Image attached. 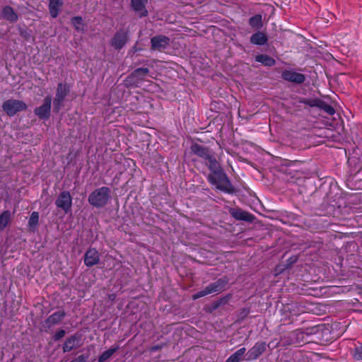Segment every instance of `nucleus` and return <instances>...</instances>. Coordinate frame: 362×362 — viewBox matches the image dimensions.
<instances>
[{
  "mask_svg": "<svg viewBox=\"0 0 362 362\" xmlns=\"http://www.w3.org/2000/svg\"><path fill=\"white\" fill-rule=\"evenodd\" d=\"M71 23L77 30H83V23L81 17L76 16L71 19Z\"/></svg>",
  "mask_w": 362,
  "mask_h": 362,
  "instance_id": "obj_29",
  "label": "nucleus"
},
{
  "mask_svg": "<svg viewBox=\"0 0 362 362\" xmlns=\"http://www.w3.org/2000/svg\"><path fill=\"white\" fill-rule=\"evenodd\" d=\"M148 73V69L147 68H139L132 72V74L129 76L128 81H134V83H138L139 81L143 79Z\"/></svg>",
  "mask_w": 362,
  "mask_h": 362,
  "instance_id": "obj_12",
  "label": "nucleus"
},
{
  "mask_svg": "<svg viewBox=\"0 0 362 362\" xmlns=\"http://www.w3.org/2000/svg\"><path fill=\"white\" fill-rule=\"evenodd\" d=\"M230 214L237 220L251 221L252 215L240 209H232L230 210Z\"/></svg>",
  "mask_w": 362,
  "mask_h": 362,
  "instance_id": "obj_15",
  "label": "nucleus"
},
{
  "mask_svg": "<svg viewBox=\"0 0 362 362\" xmlns=\"http://www.w3.org/2000/svg\"><path fill=\"white\" fill-rule=\"evenodd\" d=\"M69 92V88L67 85L59 83L57 89L56 97L54 100V107L57 111L62 107V103Z\"/></svg>",
  "mask_w": 362,
  "mask_h": 362,
  "instance_id": "obj_5",
  "label": "nucleus"
},
{
  "mask_svg": "<svg viewBox=\"0 0 362 362\" xmlns=\"http://www.w3.org/2000/svg\"><path fill=\"white\" fill-rule=\"evenodd\" d=\"M63 5V0H49V10L52 18H57Z\"/></svg>",
  "mask_w": 362,
  "mask_h": 362,
  "instance_id": "obj_14",
  "label": "nucleus"
},
{
  "mask_svg": "<svg viewBox=\"0 0 362 362\" xmlns=\"http://www.w3.org/2000/svg\"><path fill=\"white\" fill-rule=\"evenodd\" d=\"M64 313L62 311H58V312L54 313L52 315H50L47 318V322L49 325H53L57 324L60 321H62V319L64 318Z\"/></svg>",
  "mask_w": 362,
  "mask_h": 362,
  "instance_id": "obj_20",
  "label": "nucleus"
},
{
  "mask_svg": "<svg viewBox=\"0 0 362 362\" xmlns=\"http://www.w3.org/2000/svg\"><path fill=\"white\" fill-rule=\"evenodd\" d=\"M246 351L245 348H241L232 354L226 362H240Z\"/></svg>",
  "mask_w": 362,
  "mask_h": 362,
  "instance_id": "obj_25",
  "label": "nucleus"
},
{
  "mask_svg": "<svg viewBox=\"0 0 362 362\" xmlns=\"http://www.w3.org/2000/svg\"><path fill=\"white\" fill-rule=\"evenodd\" d=\"M147 1L148 0H132V5L134 10L138 12L140 16H146L148 14L145 6Z\"/></svg>",
  "mask_w": 362,
  "mask_h": 362,
  "instance_id": "obj_11",
  "label": "nucleus"
},
{
  "mask_svg": "<svg viewBox=\"0 0 362 362\" xmlns=\"http://www.w3.org/2000/svg\"><path fill=\"white\" fill-rule=\"evenodd\" d=\"M11 217V212L8 210L4 211L0 214V230H4L10 222Z\"/></svg>",
  "mask_w": 362,
  "mask_h": 362,
  "instance_id": "obj_21",
  "label": "nucleus"
},
{
  "mask_svg": "<svg viewBox=\"0 0 362 362\" xmlns=\"http://www.w3.org/2000/svg\"><path fill=\"white\" fill-rule=\"evenodd\" d=\"M356 157L354 156H353L351 158H349V162H351L354 158H355Z\"/></svg>",
  "mask_w": 362,
  "mask_h": 362,
  "instance_id": "obj_35",
  "label": "nucleus"
},
{
  "mask_svg": "<svg viewBox=\"0 0 362 362\" xmlns=\"http://www.w3.org/2000/svg\"><path fill=\"white\" fill-rule=\"evenodd\" d=\"M353 356L356 360H362V344L355 348Z\"/></svg>",
  "mask_w": 362,
  "mask_h": 362,
  "instance_id": "obj_30",
  "label": "nucleus"
},
{
  "mask_svg": "<svg viewBox=\"0 0 362 362\" xmlns=\"http://www.w3.org/2000/svg\"><path fill=\"white\" fill-rule=\"evenodd\" d=\"M282 77L284 79L296 83H301L304 82L305 77L303 74L296 72L293 70H285L282 72Z\"/></svg>",
  "mask_w": 362,
  "mask_h": 362,
  "instance_id": "obj_9",
  "label": "nucleus"
},
{
  "mask_svg": "<svg viewBox=\"0 0 362 362\" xmlns=\"http://www.w3.org/2000/svg\"><path fill=\"white\" fill-rule=\"evenodd\" d=\"M226 282L224 280L219 279L217 281L211 284L206 287L205 289L194 294L192 298L194 300L205 296L208 294L221 292L224 289Z\"/></svg>",
  "mask_w": 362,
  "mask_h": 362,
  "instance_id": "obj_4",
  "label": "nucleus"
},
{
  "mask_svg": "<svg viewBox=\"0 0 362 362\" xmlns=\"http://www.w3.org/2000/svg\"><path fill=\"white\" fill-rule=\"evenodd\" d=\"M64 335H65V331L63 329H61L55 334V335L54 337V340H59L61 338H62Z\"/></svg>",
  "mask_w": 362,
  "mask_h": 362,
  "instance_id": "obj_32",
  "label": "nucleus"
},
{
  "mask_svg": "<svg viewBox=\"0 0 362 362\" xmlns=\"http://www.w3.org/2000/svg\"><path fill=\"white\" fill-rule=\"evenodd\" d=\"M324 110L325 111L328 113L329 115H332L335 113V110L334 109L330 106V105H326L325 107H324Z\"/></svg>",
  "mask_w": 362,
  "mask_h": 362,
  "instance_id": "obj_31",
  "label": "nucleus"
},
{
  "mask_svg": "<svg viewBox=\"0 0 362 362\" xmlns=\"http://www.w3.org/2000/svg\"><path fill=\"white\" fill-rule=\"evenodd\" d=\"M266 350L265 343H257L249 351L250 357L251 358H257Z\"/></svg>",
  "mask_w": 362,
  "mask_h": 362,
  "instance_id": "obj_16",
  "label": "nucleus"
},
{
  "mask_svg": "<svg viewBox=\"0 0 362 362\" xmlns=\"http://www.w3.org/2000/svg\"><path fill=\"white\" fill-rule=\"evenodd\" d=\"M86 357H85L83 355H81L70 362H86Z\"/></svg>",
  "mask_w": 362,
  "mask_h": 362,
  "instance_id": "obj_33",
  "label": "nucleus"
},
{
  "mask_svg": "<svg viewBox=\"0 0 362 362\" xmlns=\"http://www.w3.org/2000/svg\"><path fill=\"white\" fill-rule=\"evenodd\" d=\"M249 24L252 28H260L262 26V16L260 14L255 15L249 19Z\"/></svg>",
  "mask_w": 362,
  "mask_h": 362,
  "instance_id": "obj_26",
  "label": "nucleus"
},
{
  "mask_svg": "<svg viewBox=\"0 0 362 362\" xmlns=\"http://www.w3.org/2000/svg\"><path fill=\"white\" fill-rule=\"evenodd\" d=\"M2 107L8 116H13L17 112L25 110L26 105L21 100L11 99L5 101Z\"/></svg>",
  "mask_w": 362,
  "mask_h": 362,
  "instance_id": "obj_3",
  "label": "nucleus"
},
{
  "mask_svg": "<svg viewBox=\"0 0 362 362\" xmlns=\"http://www.w3.org/2000/svg\"><path fill=\"white\" fill-rule=\"evenodd\" d=\"M255 60L268 66H273L275 64V60L266 54L256 56Z\"/></svg>",
  "mask_w": 362,
  "mask_h": 362,
  "instance_id": "obj_23",
  "label": "nucleus"
},
{
  "mask_svg": "<svg viewBox=\"0 0 362 362\" xmlns=\"http://www.w3.org/2000/svg\"><path fill=\"white\" fill-rule=\"evenodd\" d=\"M39 221V214L37 211L32 212L29 220H28V226L30 228V230H34L36 228V226L38 224Z\"/></svg>",
  "mask_w": 362,
  "mask_h": 362,
  "instance_id": "obj_28",
  "label": "nucleus"
},
{
  "mask_svg": "<svg viewBox=\"0 0 362 362\" xmlns=\"http://www.w3.org/2000/svg\"><path fill=\"white\" fill-rule=\"evenodd\" d=\"M55 204L58 208L67 213L72 205V198L70 193L67 191L62 192L56 199Z\"/></svg>",
  "mask_w": 362,
  "mask_h": 362,
  "instance_id": "obj_6",
  "label": "nucleus"
},
{
  "mask_svg": "<svg viewBox=\"0 0 362 362\" xmlns=\"http://www.w3.org/2000/svg\"><path fill=\"white\" fill-rule=\"evenodd\" d=\"M191 149H192V151L194 154H196L204 159H206L210 155L207 148H206L203 147L202 146H200L197 144H193L191 147Z\"/></svg>",
  "mask_w": 362,
  "mask_h": 362,
  "instance_id": "obj_17",
  "label": "nucleus"
},
{
  "mask_svg": "<svg viewBox=\"0 0 362 362\" xmlns=\"http://www.w3.org/2000/svg\"><path fill=\"white\" fill-rule=\"evenodd\" d=\"M99 262V255L98 251L91 248L89 249L85 254L84 263L88 267L95 265Z\"/></svg>",
  "mask_w": 362,
  "mask_h": 362,
  "instance_id": "obj_10",
  "label": "nucleus"
},
{
  "mask_svg": "<svg viewBox=\"0 0 362 362\" xmlns=\"http://www.w3.org/2000/svg\"><path fill=\"white\" fill-rule=\"evenodd\" d=\"M78 341L79 340L76 336H72L67 339L63 346L64 352L70 351L74 347L77 346L78 344Z\"/></svg>",
  "mask_w": 362,
  "mask_h": 362,
  "instance_id": "obj_19",
  "label": "nucleus"
},
{
  "mask_svg": "<svg viewBox=\"0 0 362 362\" xmlns=\"http://www.w3.org/2000/svg\"><path fill=\"white\" fill-rule=\"evenodd\" d=\"M119 349L118 346H112L108 350L104 351L98 358L99 362H104L110 358L115 352H116Z\"/></svg>",
  "mask_w": 362,
  "mask_h": 362,
  "instance_id": "obj_27",
  "label": "nucleus"
},
{
  "mask_svg": "<svg viewBox=\"0 0 362 362\" xmlns=\"http://www.w3.org/2000/svg\"><path fill=\"white\" fill-rule=\"evenodd\" d=\"M110 190L107 187H102L94 190L88 197V202L92 206L100 208L107 204L110 198Z\"/></svg>",
  "mask_w": 362,
  "mask_h": 362,
  "instance_id": "obj_1",
  "label": "nucleus"
},
{
  "mask_svg": "<svg viewBox=\"0 0 362 362\" xmlns=\"http://www.w3.org/2000/svg\"><path fill=\"white\" fill-rule=\"evenodd\" d=\"M151 48L161 51L165 49L170 44V39L164 35H157L151 39Z\"/></svg>",
  "mask_w": 362,
  "mask_h": 362,
  "instance_id": "obj_8",
  "label": "nucleus"
},
{
  "mask_svg": "<svg viewBox=\"0 0 362 362\" xmlns=\"http://www.w3.org/2000/svg\"><path fill=\"white\" fill-rule=\"evenodd\" d=\"M206 160H207V161H208L207 164L209 165V168L211 170V173H216V171L222 170L218 163L211 155H209V157H207L206 158Z\"/></svg>",
  "mask_w": 362,
  "mask_h": 362,
  "instance_id": "obj_24",
  "label": "nucleus"
},
{
  "mask_svg": "<svg viewBox=\"0 0 362 362\" xmlns=\"http://www.w3.org/2000/svg\"><path fill=\"white\" fill-rule=\"evenodd\" d=\"M358 149V147H357L356 149H354V151H353V154L354 155V154L358 155L357 151H356Z\"/></svg>",
  "mask_w": 362,
  "mask_h": 362,
  "instance_id": "obj_34",
  "label": "nucleus"
},
{
  "mask_svg": "<svg viewBox=\"0 0 362 362\" xmlns=\"http://www.w3.org/2000/svg\"><path fill=\"white\" fill-rule=\"evenodd\" d=\"M51 103L52 98L47 95L44 100L43 105L35 110V115L41 119L48 118L50 114Z\"/></svg>",
  "mask_w": 362,
  "mask_h": 362,
  "instance_id": "obj_7",
  "label": "nucleus"
},
{
  "mask_svg": "<svg viewBox=\"0 0 362 362\" xmlns=\"http://www.w3.org/2000/svg\"><path fill=\"white\" fill-rule=\"evenodd\" d=\"M267 41L266 35L263 33L257 32L253 34L250 37L251 43L254 45H262Z\"/></svg>",
  "mask_w": 362,
  "mask_h": 362,
  "instance_id": "obj_18",
  "label": "nucleus"
},
{
  "mask_svg": "<svg viewBox=\"0 0 362 362\" xmlns=\"http://www.w3.org/2000/svg\"><path fill=\"white\" fill-rule=\"evenodd\" d=\"M2 15L4 18L10 21H16L18 18L17 15L10 6H6L3 9Z\"/></svg>",
  "mask_w": 362,
  "mask_h": 362,
  "instance_id": "obj_22",
  "label": "nucleus"
},
{
  "mask_svg": "<svg viewBox=\"0 0 362 362\" xmlns=\"http://www.w3.org/2000/svg\"><path fill=\"white\" fill-rule=\"evenodd\" d=\"M127 35L124 32H118L112 41V45L117 49L122 48L127 42Z\"/></svg>",
  "mask_w": 362,
  "mask_h": 362,
  "instance_id": "obj_13",
  "label": "nucleus"
},
{
  "mask_svg": "<svg viewBox=\"0 0 362 362\" xmlns=\"http://www.w3.org/2000/svg\"><path fill=\"white\" fill-rule=\"evenodd\" d=\"M208 180L212 185L221 191L230 192L232 189L231 184L223 170L211 173L208 176Z\"/></svg>",
  "mask_w": 362,
  "mask_h": 362,
  "instance_id": "obj_2",
  "label": "nucleus"
}]
</instances>
